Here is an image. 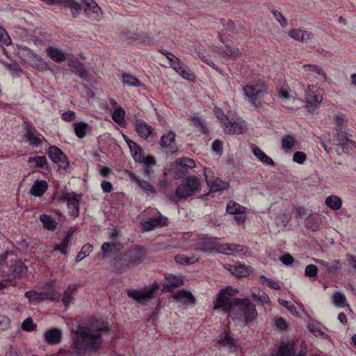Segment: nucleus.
<instances>
[{
  "mask_svg": "<svg viewBox=\"0 0 356 356\" xmlns=\"http://www.w3.org/2000/svg\"><path fill=\"white\" fill-rule=\"evenodd\" d=\"M36 325L31 317L26 318L22 323V330L26 332H31L35 329Z\"/></svg>",
  "mask_w": 356,
  "mask_h": 356,
  "instance_id": "59",
  "label": "nucleus"
},
{
  "mask_svg": "<svg viewBox=\"0 0 356 356\" xmlns=\"http://www.w3.org/2000/svg\"><path fill=\"white\" fill-rule=\"evenodd\" d=\"M176 163L186 168H193L195 167V163L194 160L189 158H183L179 161L177 160Z\"/></svg>",
  "mask_w": 356,
  "mask_h": 356,
  "instance_id": "61",
  "label": "nucleus"
},
{
  "mask_svg": "<svg viewBox=\"0 0 356 356\" xmlns=\"http://www.w3.org/2000/svg\"><path fill=\"white\" fill-rule=\"evenodd\" d=\"M19 55L20 58L26 63H31L33 67H35L40 70H43L46 64L42 61V59L38 56L31 49L27 47H22L19 51Z\"/></svg>",
  "mask_w": 356,
  "mask_h": 356,
  "instance_id": "7",
  "label": "nucleus"
},
{
  "mask_svg": "<svg viewBox=\"0 0 356 356\" xmlns=\"http://www.w3.org/2000/svg\"><path fill=\"white\" fill-rule=\"evenodd\" d=\"M27 267L20 261H13L10 264L3 267L2 276L8 281L19 280L24 277L27 273Z\"/></svg>",
  "mask_w": 356,
  "mask_h": 356,
  "instance_id": "5",
  "label": "nucleus"
},
{
  "mask_svg": "<svg viewBox=\"0 0 356 356\" xmlns=\"http://www.w3.org/2000/svg\"><path fill=\"white\" fill-rule=\"evenodd\" d=\"M333 302L339 307H343L346 305V298L341 292H336L333 295Z\"/></svg>",
  "mask_w": 356,
  "mask_h": 356,
  "instance_id": "54",
  "label": "nucleus"
},
{
  "mask_svg": "<svg viewBox=\"0 0 356 356\" xmlns=\"http://www.w3.org/2000/svg\"><path fill=\"white\" fill-rule=\"evenodd\" d=\"M136 41H139V42L143 44L149 45L154 42V39L148 33H138Z\"/></svg>",
  "mask_w": 356,
  "mask_h": 356,
  "instance_id": "49",
  "label": "nucleus"
},
{
  "mask_svg": "<svg viewBox=\"0 0 356 356\" xmlns=\"http://www.w3.org/2000/svg\"><path fill=\"white\" fill-rule=\"evenodd\" d=\"M29 163L35 162V165L40 168H44L47 163V158L44 156H30L28 159Z\"/></svg>",
  "mask_w": 356,
  "mask_h": 356,
  "instance_id": "53",
  "label": "nucleus"
},
{
  "mask_svg": "<svg viewBox=\"0 0 356 356\" xmlns=\"http://www.w3.org/2000/svg\"><path fill=\"white\" fill-rule=\"evenodd\" d=\"M175 260L178 264H184V265H190L195 264L198 261V258L193 256V257H187L184 255L176 256Z\"/></svg>",
  "mask_w": 356,
  "mask_h": 356,
  "instance_id": "47",
  "label": "nucleus"
},
{
  "mask_svg": "<svg viewBox=\"0 0 356 356\" xmlns=\"http://www.w3.org/2000/svg\"><path fill=\"white\" fill-rule=\"evenodd\" d=\"M145 249L140 245H134L128 249L120 259V264L127 267L136 266L145 258Z\"/></svg>",
  "mask_w": 356,
  "mask_h": 356,
  "instance_id": "3",
  "label": "nucleus"
},
{
  "mask_svg": "<svg viewBox=\"0 0 356 356\" xmlns=\"http://www.w3.org/2000/svg\"><path fill=\"white\" fill-rule=\"evenodd\" d=\"M317 91L318 90H307L305 96L307 107L310 113L314 112L317 106L323 100L322 95L316 94Z\"/></svg>",
  "mask_w": 356,
  "mask_h": 356,
  "instance_id": "15",
  "label": "nucleus"
},
{
  "mask_svg": "<svg viewBox=\"0 0 356 356\" xmlns=\"http://www.w3.org/2000/svg\"><path fill=\"white\" fill-rule=\"evenodd\" d=\"M172 298L182 305L195 304V298L191 292L185 290H179L176 291Z\"/></svg>",
  "mask_w": 356,
  "mask_h": 356,
  "instance_id": "19",
  "label": "nucleus"
},
{
  "mask_svg": "<svg viewBox=\"0 0 356 356\" xmlns=\"http://www.w3.org/2000/svg\"><path fill=\"white\" fill-rule=\"evenodd\" d=\"M266 87H268V86H266L264 77H261L260 75L256 74L254 76L252 81L243 86V89H262L266 88Z\"/></svg>",
  "mask_w": 356,
  "mask_h": 356,
  "instance_id": "30",
  "label": "nucleus"
},
{
  "mask_svg": "<svg viewBox=\"0 0 356 356\" xmlns=\"http://www.w3.org/2000/svg\"><path fill=\"white\" fill-rule=\"evenodd\" d=\"M122 248V245L120 243H104L101 248L104 257H110L113 252L120 250Z\"/></svg>",
  "mask_w": 356,
  "mask_h": 356,
  "instance_id": "29",
  "label": "nucleus"
},
{
  "mask_svg": "<svg viewBox=\"0 0 356 356\" xmlns=\"http://www.w3.org/2000/svg\"><path fill=\"white\" fill-rule=\"evenodd\" d=\"M73 232L69 231L65 238L59 244L55 245L53 251H59L61 254L65 255L67 253V248L70 243Z\"/></svg>",
  "mask_w": 356,
  "mask_h": 356,
  "instance_id": "27",
  "label": "nucleus"
},
{
  "mask_svg": "<svg viewBox=\"0 0 356 356\" xmlns=\"http://www.w3.org/2000/svg\"><path fill=\"white\" fill-rule=\"evenodd\" d=\"M76 136L79 138H83L86 134V129L88 127V123L81 122L74 124Z\"/></svg>",
  "mask_w": 356,
  "mask_h": 356,
  "instance_id": "43",
  "label": "nucleus"
},
{
  "mask_svg": "<svg viewBox=\"0 0 356 356\" xmlns=\"http://www.w3.org/2000/svg\"><path fill=\"white\" fill-rule=\"evenodd\" d=\"M262 91L263 90H244V95L250 102L257 106L261 104L259 99L261 97Z\"/></svg>",
  "mask_w": 356,
  "mask_h": 356,
  "instance_id": "34",
  "label": "nucleus"
},
{
  "mask_svg": "<svg viewBox=\"0 0 356 356\" xmlns=\"http://www.w3.org/2000/svg\"><path fill=\"white\" fill-rule=\"evenodd\" d=\"M83 1L86 6L84 10L87 14L92 13L98 16V13L101 12V8L94 0H83Z\"/></svg>",
  "mask_w": 356,
  "mask_h": 356,
  "instance_id": "41",
  "label": "nucleus"
},
{
  "mask_svg": "<svg viewBox=\"0 0 356 356\" xmlns=\"http://www.w3.org/2000/svg\"><path fill=\"white\" fill-rule=\"evenodd\" d=\"M219 53L223 56L228 57L232 60L236 59L239 55V49L237 47L225 44L224 49H220Z\"/></svg>",
  "mask_w": 356,
  "mask_h": 356,
  "instance_id": "35",
  "label": "nucleus"
},
{
  "mask_svg": "<svg viewBox=\"0 0 356 356\" xmlns=\"http://www.w3.org/2000/svg\"><path fill=\"white\" fill-rule=\"evenodd\" d=\"M45 51L54 62L61 63L66 60L65 54L58 48L49 46L46 48Z\"/></svg>",
  "mask_w": 356,
  "mask_h": 356,
  "instance_id": "22",
  "label": "nucleus"
},
{
  "mask_svg": "<svg viewBox=\"0 0 356 356\" xmlns=\"http://www.w3.org/2000/svg\"><path fill=\"white\" fill-rule=\"evenodd\" d=\"M191 120L193 122L194 126L197 128H199L200 131L204 134L208 132V130L205 127V120L204 118L197 116H193L191 118Z\"/></svg>",
  "mask_w": 356,
  "mask_h": 356,
  "instance_id": "52",
  "label": "nucleus"
},
{
  "mask_svg": "<svg viewBox=\"0 0 356 356\" xmlns=\"http://www.w3.org/2000/svg\"><path fill=\"white\" fill-rule=\"evenodd\" d=\"M168 218L162 215L156 218L149 219L141 223L143 229L146 231H152L158 227H162L168 225Z\"/></svg>",
  "mask_w": 356,
  "mask_h": 356,
  "instance_id": "13",
  "label": "nucleus"
},
{
  "mask_svg": "<svg viewBox=\"0 0 356 356\" xmlns=\"http://www.w3.org/2000/svg\"><path fill=\"white\" fill-rule=\"evenodd\" d=\"M124 116L125 111L122 106L114 107V111L112 113V118L116 123H122L124 121Z\"/></svg>",
  "mask_w": 356,
  "mask_h": 356,
  "instance_id": "44",
  "label": "nucleus"
},
{
  "mask_svg": "<svg viewBox=\"0 0 356 356\" xmlns=\"http://www.w3.org/2000/svg\"><path fill=\"white\" fill-rule=\"evenodd\" d=\"M107 332L108 327L104 322H96L91 327H79L76 331V337L73 343L76 355L99 349L102 343V336Z\"/></svg>",
  "mask_w": 356,
  "mask_h": 356,
  "instance_id": "2",
  "label": "nucleus"
},
{
  "mask_svg": "<svg viewBox=\"0 0 356 356\" xmlns=\"http://www.w3.org/2000/svg\"><path fill=\"white\" fill-rule=\"evenodd\" d=\"M226 210L231 214H236L238 212L245 211V208L234 201H230L227 205Z\"/></svg>",
  "mask_w": 356,
  "mask_h": 356,
  "instance_id": "46",
  "label": "nucleus"
},
{
  "mask_svg": "<svg viewBox=\"0 0 356 356\" xmlns=\"http://www.w3.org/2000/svg\"><path fill=\"white\" fill-rule=\"evenodd\" d=\"M296 143V138L291 134L284 135L281 139L282 149L286 153L293 151Z\"/></svg>",
  "mask_w": 356,
  "mask_h": 356,
  "instance_id": "26",
  "label": "nucleus"
},
{
  "mask_svg": "<svg viewBox=\"0 0 356 356\" xmlns=\"http://www.w3.org/2000/svg\"><path fill=\"white\" fill-rule=\"evenodd\" d=\"M93 246L91 244L87 243L85 244L81 251L77 254L76 257V261L79 262L83 260L85 257L88 256L90 253L92 252Z\"/></svg>",
  "mask_w": 356,
  "mask_h": 356,
  "instance_id": "45",
  "label": "nucleus"
},
{
  "mask_svg": "<svg viewBox=\"0 0 356 356\" xmlns=\"http://www.w3.org/2000/svg\"><path fill=\"white\" fill-rule=\"evenodd\" d=\"M175 134L169 131L162 136L161 138V145L162 147L169 148L172 152L174 151V145L175 141Z\"/></svg>",
  "mask_w": 356,
  "mask_h": 356,
  "instance_id": "31",
  "label": "nucleus"
},
{
  "mask_svg": "<svg viewBox=\"0 0 356 356\" xmlns=\"http://www.w3.org/2000/svg\"><path fill=\"white\" fill-rule=\"evenodd\" d=\"M24 296L29 299L30 302H41L43 300L41 292L35 291H26Z\"/></svg>",
  "mask_w": 356,
  "mask_h": 356,
  "instance_id": "50",
  "label": "nucleus"
},
{
  "mask_svg": "<svg viewBox=\"0 0 356 356\" xmlns=\"http://www.w3.org/2000/svg\"><path fill=\"white\" fill-rule=\"evenodd\" d=\"M40 220L42 222L45 229L51 231L56 229L57 223L51 216L47 214H42L40 216Z\"/></svg>",
  "mask_w": 356,
  "mask_h": 356,
  "instance_id": "39",
  "label": "nucleus"
},
{
  "mask_svg": "<svg viewBox=\"0 0 356 356\" xmlns=\"http://www.w3.org/2000/svg\"><path fill=\"white\" fill-rule=\"evenodd\" d=\"M175 71L179 73L184 79L187 80H191L194 76V74L191 72L185 69L182 65L179 67Z\"/></svg>",
  "mask_w": 356,
  "mask_h": 356,
  "instance_id": "62",
  "label": "nucleus"
},
{
  "mask_svg": "<svg viewBox=\"0 0 356 356\" xmlns=\"http://www.w3.org/2000/svg\"><path fill=\"white\" fill-rule=\"evenodd\" d=\"M183 284L181 277H177L173 275H168L165 276V281L163 284V292H170L173 289L179 287Z\"/></svg>",
  "mask_w": 356,
  "mask_h": 356,
  "instance_id": "18",
  "label": "nucleus"
},
{
  "mask_svg": "<svg viewBox=\"0 0 356 356\" xmlns=\"http://www.w3.org/2000/svg\"><path fill=\"white\" fill-rule=\"evenodd\" d=\"M57 3L70 8L73 17H76L79 15L81 9V5L74 0H59Z\"/></svg>",
  "mask_w": 356,
  "mask_h": 356,
  "instance_id": "25",
  "label": "nucleus"
},
{
  "mask_svg": "<svg viewBox=\"0 0 356 356\" xmlns=\"http://www.w3.org/2000/svg\"><path fill=\"white\" fill-rule=\"evenodd\" d=\"M279 303L286 308L293 316H299V312L296 310V307L293 305H291L288 301L279 299Z\"/></svg>",
  "mask_w": 356,
  "mask_h": 356,
  "instance_id": "60",
  "label": "nucleus"
},
{
  "mask_svg": "<svg viewBox=\"0 0 356 356\" xmlns=\"http://www.w3.org/2000/svg\"><path fill=\"white\" fill-rule=\"evenodd\" d=\"M48 184L46 181H36L33 184L30 193L34 197H41L47 190Z\"/></svg>",
  "mask_w": 356,
  "mask_h": 356,
  "instance_id": "24",
  "label": "nucleus"
},
{
  "mask_svg": "<svg viewBox=\"0 0 356 356\" xmlns=\"http://www.w3.org/2000/svg\"><path fill=\"white\" fill-rule=\"evenodd\" d=\"M159 285L157 283L145 287L142 291L138 290H129L127 291L129 297L132 298L140 303L145 304V302L152 297L153 293L157 291Z\"/></svg>",
  "mask_w": 356,
  "mask_h": 356,
  "instance_id": "6",
  "label": "nucleus"
},
{
  "mask_svg": "<svg viewBox=\"0 0 356 356\" xmlns=\"http://www.w3.org/2000/svg\"><path fill=\"white\" fill-rule=\"evenodd\" d=\"M221 245L213 239H203L195 244V250L205 252L211 251L220 252Z\"/></svg>",
  "mask_w": 356,
  "mask_h": 356,
  "instance_id": "14",
  "label": "nucleus"
},
{
  "mask_svg": "<svg viewBox=\"0 0 356 356\" xmlns=\"http://www.w3.org/2000/svg\"><path fill=\"white\" fill-rule=\"evenodd\" d=\"M232 289L228 287L221 289L218 293L214 309H221L229 314L234 321H240L248 324L257 317L255 305L249 299L232 298Z\"/></svg>",
  "mask_w": 356,
  "mask_h": 356,
  "instance_id": "1",
  "label": "nucleus"
},
{
  "mask_svg": "<svg viewBox=\"0 0 356 356\" xmlns=\"http://www.w3.org/2000/svg\"><path fill=\"white\" fill-rule=\"evenodd\" d=\"M291 38L296 40L303 42L309 39L310 33L301 29H292L289 32Z\"/></svg>",
  "mask_w": 356,
  "mask_h": 356,
  "instance_id": "36",
  "label": "nucleus"
},
{
  "mask_svg": "<svg viewBox=\"0 0 356 356\" xmlns=\"http://www.w3.org/2000/svg\"><path fill=\"white\" fill-rule=\"evenodd\" d=\"M326 205L332 210H338L341 207L342 200L336 195H330L325 200Z\"/></svg>",
  "mask_w": 356,
  "mask_h": 356,
  "instance_id": "40",
  "label": "nucleus"
},
{
  "mask_svg": "<svg viewBox=\"0 0 356 356\" xmlns=\"http://www.w3.org/2000/svg\"><path fill=\"white\" fill-rule=\"evenodd\" d=\"M200 186L201 181L195 175L188 176L183 184L177 186V195L179 198L186 199L199 192Z\"/></svg>",
  "mask_w": 356,
  "mask_h": 356,
  "instance_id": "4",
  "label": "nucleus"
},
{
  "mask_svg": "<svg viewBox=\"0 0 356 356\" xmlns=\"http://www.w3.org/2000/svg\"><path fill=\"white\" fill-rule=\"evenodd\" d=\"M253 154L254 155L263 163L274 165L275 162L273 160L268 156L261 149L257 147L253 148Z\"/></svg>",
  "mask_w": 356,
  "mask_h": 356,
  "instance_id": "37",
  "label": "nucleus"
},
{
  "mask_svg": "<svg viewBox=\"0 0 356 356\" xmlns=\"http://www.w3.org/2000/svg\"><path fill=\"white\" fill-rule=\"evenodd\" d=\"M318 273V268L315 265L309 264L307 265L305 270V274L309 277H316Z\"/></svg>",
  "mask_w": 356,
  "mask_h": 356,
  "instance_id": "63",
  "label": "nucleus"
},
{
  "mask_svg": "<svg viewBox=\"0 0 356 356\" xmlns=\"http://www.w3.org/2000/svg\"><path fill=\"white\" fill-rule=\"evenodd\" d=\"M252 297L262 304H269L270 302L268 296L265 292L252 293Z\"/></svg>",
  "mask_w": 356,
  "mask_h": 356,
  "instance_id": "57",
  "label": "nucleus"
},
{
  "mask_svg": "<svg viewBox=\"0 0 356 356\" xmlns=\"http://www.w3.org/2000/svg\"><path fill=\"white\" fill-rule=\"evenodd\" d=\"M75 289V287L68 286L67 289L64 291L62 300L65 305H69L72 300V292Z\"/></svg>",
  "mask_w": 356,
  "mask_h": 356,
  "instance_id": "58",
  "label": "nucleus"
},
{
  "mask_svg": "<svg viewBox=\"0 0 356 356\" xmlns=\"http://www.w3.org/2000/svg\"><path fill=\"white\" fill-rule=\"evenodd\" d=\"M291 220V216L286 213H279L275 218V222L279 227H285Z\"/></svg>",
  "mask_w": 356,
  "mask_h": 356,
  "instance_id": "51",
  "label": "nucleus"
},
{
  "mask_svg": "<svg viewBox=\"0 0 356 356\" xmlns=\"http://www.w3.org/2000/svg\"><path fill=\"white\" fill-rule=\"evenodd\" d=\"M229 117L227 123L223 125L224 131L227 134H241L245 130L243 121L234 120Z\"/></svg>",
  "mask_w": 356,
  "mask_h": 356,
  "instance_id": "12",
  "label": "nucleus"
},
{
  "mask_svg": "<svg viewBox=\"0 0 356 356\" xmlns=\"http://www.w3.org/2000/svg\"><path fill=\"white\" fill-rule=\"evenodd\" d=\"M126 142L135 161L140 162L143 159L140 147L134 141L130 139H126Z\"/></svg>",
  "mask_w": 356,
  "mask_h": 356,
  "instance_id": "28",
  "label": "nucleus"
},
{
  "mask_svg": "<svg viewBox=\"0 0 356 356\" xmlns=\"http://www.w3.org/2000/svg\"><path fill=\"white\" fill-rule=\"evenodd\" d=\"M337 138L344 152H346V149H347L348 143L351 145L355 144V142L348 137V134L344 130L337 131Z\"/></svg>",
  "mask_w": 356,
  "mask_h": 356,
  "instance_id": "38",
  "label": "nucleus"
},
{
  "mask_svg": "<svg viewBox=\"0 0 356 356\" xmlns=\"http://www.w3.org/2000/svg\"><path fill=\"white\" fill-rule=\"evenodd\" d=\"M218 343L222 347L233 349L236 348L234 340L227 332L221 333L218 339Z\"/></svg>",
  "mask_w": 356,
  "mask_h": 356,
  "instance_id": "33",
  "label": "nucleus"
},
{
  "mask_svg": "<svg viewBox=\"0 0 356 356\" xmlns=\"http://www.w3.org/2000/svg\"><path fill=\"white\" fill-rule=\"evenodd\" d=\"M24 124L26 129L24 138L26 141L28 142L29 145L33 147H42V140L44 139L43 136L40 134H38L35 129L33 128L26 122Z\"/></svg>",
  "mask_w": 356,
  "mask_h": 356,
  "instance_id": "10",
  "label": "nucleus"
},
{
  "mask_svg": "<svg viewBox=\"0 0 356 356\" xmlns=\"http://www.w3.org/2000/svg\"><path fill=\"white\" fill-rule=\"evenodd\" d=\"M135 130L141 138L147 139L152 134L153 129L142 120H136Z\"/></svg>",
  "mask_w": 356,
  "mask_h": 356,
  "instance_id": "21",
  "label": "nucleus"
},
{
  "mask_svg": "<svg viewBox=\"0 0 356 356\" xmlns=\"http://www.w3.org/2000/svg\"><path fill=\"white\" fill-rule=\"evenodd\" d=\"M225 268L229 270L236 277L248 276L250 273V267L241 264H236L233 266L227 264Z\"/></svg>",
  "mask_w": 356,
  "mask_h": 356,
  "instance_id": "20",
  "label": "nucleus"
},
{
  "mask_svg": "<svg viewBox=\"0 0 356 356\" xmlns=\"http://www.w3.org/2000/svg\"><path fill=\"white\" fill-rule=\"evenodd\" d=\"M306 159L307 155L303 152H296L293 156V161L299 164H302Z\"/></svg>",
  "mask_w": 356,
  "mask_h": 356,
  "instance_id": "64",
  "label": "nucleus"
},
{
  "mask_svg": "<svg viewBox=\"0 0 356 356\" xmlns=\"http://www.w3.org/2000/svg\"><path fill=\"white\" fill-rule=\"evenodd\" d=\"M62 334L59 329L51 328L44 334V339L49 344H58L61 341Z\"/></svg>",
  "mask_w": 356,
  "mask_h": 356,
  "instance_id": "23",
  "label": "nucleus"
},
{
  "mask_svg": "<svg viewBox=\"0 0 356 356\" xmlns=\"http://www.w3.org/2000/svg\"><path fill=\"white\" fill-rule=\"evenodd\" d=\"M213 112L218 120H220L221 124H225L227 123L229 117H231L230 113L228 112L227 115H225L224 111L218 107H215Z\"/></svg>",
  "mask_w": 356,
  "mask_h": 356,
  "instance_id": "55",
  "label": "nucleus"
},
{
  "mask_svg": "<svg viewBox=\"0 0 356 356\" xmlns=\"http://www.w3.org/2000/svg\"><path fill=\"white\" fill-rule=\"evenodd\" d=\"M314 261L321 266L322 268H325L328 273L336 270L340 264L339 260H334L332 264H328L324 260L315 259Z\"/></svg>",
  "mask_w": 356,
  "mask_h": 356,
  "instance_id": "42",
  "label": "nucleus"
},
{
  "mask_svg": "<svg viewBox=\"0 0 356 356\" xmlns=\"http://www.w3.org/2000/svg\"><path fill=\"white\" fill-rule=\"evenodd\" d=\"M227 250L239 252H242L243 250V248L241 245L237 244H222L221 248H220V252L224 254Z\"/></svg>",
  "mask_w": 356,
  "mask_h": 356,
  "instance_id": "48",
  "label": "nucleus"
},
{
  "mask_svg": "<svg viewBox=\"0 0 356 356\" xmlns=\"http://www.w3.org/2000/svg\"><path fill=\"white\" fill-rule=\"evenodd\" d=\"M204 175L207 184L210 188V191L218 192L228 189L229 186V183L223 181L219 177H214L211 171L207 172V169L204 168Z\"/></svg>",
  "mask_w": 356,
  "mask_h": 356,
  "instance_id": "8",
  "label": "nucleus"
},
{
  "mask_svg": "<svg viewBox=\"0 0 356 356\" xmlns=\"http://www.w3.org/2000/svg\"><path fill=\"white\" fill-rule=\"evenodd\" d=\"M304 72L308 75L314 76L321 81H326V74L322 67L317 65L306 64L302 66Z\"/></svg>",
  "mask_w": 356,
  "mask_h": 356,
  "instance_id": "16",
  "label": "nucleus"
},
{
  "mask_svg": "<svg viewBox=\"0 0 356 356\" xmlns=\"http://www.w3.org/2000/svg\"><path fill=\"white\" fill-rule=\"evenodd\" d=\"M122 81L127 87H142L140 81L136 76L128 73H124L122 77Z\"/></svg>",
  "mask_w": 356,
  "mask_h": 356,
  "instance_id": "32",
  "label": "nucleus"
},
{
  "mask_svg": "<svg viewBox=\"0 0 356 356\" xmlns=\"http://www.w3.org/2000/svg\"><path fill=\"white\" fill-rule=\"evenodd\" d=\"M166 58L169 60L170 66L175 70L181 65V63L179 59L171 52H166Z\"/></svg>",
  "mask_w": 356,
  "mask_h": 356,
  "instance_id": "56",
  "label": "nucleus"
},
{
  "mask_svg": "<svg viewBox=\"0 0 356 356\" xmlns=\"http://www.w3.org/2000/svg\"><path fill=\"white\" fill-rule=\"evenodd\" d=\"M68 65L72 68V70L75 74H78L83 80L90 81L91 76L85 69L83 63L78 60H70Z\"/></svg>",
  "mask_w": 356,
  "mask_h": 356,
  "instance_id": "17",
  "label": "nucleus"
},
{
  "mask_svg": "<svg viewBox=\"0 0 356 356\" xmlns=\"http://www.w3.org/2000/svg\"><path fill=\"white\" fill-rule=\"evenodd\" d=\"M49 158L60 168L66 169L69 165L67 156L56 146H50L47 152Z\"/></svg>",
  "mask_w": 356,
  "mask_h": 356,
  "instance_id": "9",
  "label": "nucleus"
},
{
  "mask_svg": "<svg viewBox=\"0 0 356 356\" xmlns=\"http://www.w3.org/2000/svg\"><path fill=\"white\" fill-rule=\"evenodd\" d=\"M60 200L67 202L70 214L73 217L78 216L79 211V200L74 193H66L60 196Z\"/></svg>",
  "mask_w": 356,
  "mask_h": 356,
  "instance_id": "11",
  "label": "nucleus"
}]
</instances>
